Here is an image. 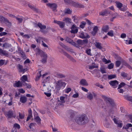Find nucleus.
<instances>
[{
  "mask_svg": "<svg viewBox=\"0 0 132 132\" xmlns=\"http://www.w3.org/2000/svg\"><path fill=\"white\" fill-rule=\"evenodd\" d=\"M14 127L15 128H16L18 129H19L20 128V125L16 123H15L14 124Z\"/></svg>",
  "mask_w": 132,
  "mask_h": 132,
  "instance_id": "49530a36",
  "label": "nucleus"
},
{
  "mask_svg": "<svg viewBox=\"0 0 132 132\" xmlns=\"http://www.w3.org/2000/svg\"><path fill=\"white\" fill-rule=\"evenodd\" d=\"M35 51L37 52V54L39 55L42 58V62L43 63L46 62L47 58V55L45 52L40 50L39 49L36 48Z\"/></svg>",
  "mask_w": 132,
  "mask_h": 132,
  "instance_id": "7ed1b4c3",
  "label": "nucleus"
},
{
  "mask_svg": "<svg viewBox=\"0 0 132 132\" xmlns=\"http://www.w3.org/2000/svg\"><path fill=\"white\" fill-rule=\"evenodd\" d=\"M114 66V64L113 63H111L109 64L108 67V68L109 69H111L113 68Z\"/></svg>",
  "mask_w": 132,
  "mask_h": 132,
  "instance_id": "5fc2aeb1",
  "label": "nucleus"
},
{
  "mask_svg": "<svg viewBox=\"0 0 132 132\" xmlns=\"http://www.w3.org/2000/svg\"><path fill=\"white\" fill-rule=\"evenodd\" d=\"M41 71H39V72L37 73V76L36 77L35 80L36 81H38V80L40 78L41 76Z\"/></svg>",
  "mask_w": 132,
  "mask_h": 132,
  "instance_id": "c756f323",
  "label": "nucleus"
},
{
  "mask_svg": "<svg viewBox=\"0 0 132 132\" xmlns=\"http://www.w3.org/2000/svg\"><path fill=\"white\" fill-rule=\"evenodd\" d=\"M116 117L114 116L113 120V121L114 123L118 125V127L121 128L122 126V123L120 122L119 121L117 120L115 118Z\"/></svg>",
  "mask_w": 132,
  "mask_h": 132,
  "instance_id": "1a4fd4ad",
  "label": "nucleus"
},
{
  "mask_svg": "<svg viewBox=\"0 0 132 132\" xmlns=\"http://www.w3.org/2000/svg\"><path fill=\"white\" fill-rule=\"evenodd\" d=\"M13 86L15 87H20L22 86V84L20 81L16 82L14 84Z\"/></svg>",
  "mask_w": 132,
  "mask_h": 132,
  "instance_id": "5701e85b",
  "label": "nucleus"
},
{
  "mask_svg": "<svg viewBox=\"0 0 132 132\" xmlns=\"http://www.w3.org/2000/svg\"><path fill=\"white\" fill-rule=\"evenodd\" d=\"M71 89L70 88H68L66 89L65 90V92L66 93H68L71 91Z\"/></svg>",
  "mask_w": 132,
  "mask_h": 132,
  "instance_id": "3c124183",
  "label": "nucleus"
},
{
  "mask_svg": "<svg viewBox=\"0 0 132 132\" xmlns=\"http://www.w3.org/2000/svg\"><path fill=\"white\" fill-rule=\"evenodd\" d=\"M63 54L69 59L71 61H72L73 62H76V61L73 58L71 57L69 54H68L65 52H63Z\"/></svg>",
  "mask_w": 132,
  "mask_h": 132,
  "instance_id": "2eb2a0df",
  "label": "nucleus"
},
{
  "mask_svg": "<svg viewBox=\"0 0 132 132\" xmlns=\"http://www.w3.org/2000/svg\"><path fill=\"white\" fill-rule=\"evenodd\" d=\"M20 2L23 5H25L26 4V2L24 0H19Z\"/></svg>",
  "mask_w": 132,
  "mask_h": 132,
  "instance_id": "052dcab7",
  "label": "nucleus"
},
{
  "mask_svg": "<svg viewBox=\"0 0 132 132\" xmlns=\"http://www.w3.org/2000/svg\"><path fill=\"white\" fill-rule=\"evenodd\" d=\"M121 75L122 76L125 78L127 77L128 75V74L124 72H122L121 73Z\"/></svg>",
  "mask_w": 132,
  "mask_h": 132,
  "instance_id": "37998d69",
  "label": "nucleus"
},
{
  "mask_svg": "<svg viewBox=\"0 0 132 132\" xmlns=\"http://www.w3.org/2000/svg\"><path fill=\"white\" fill-rule=\"evenodd\" d=\"M127 6H123V7L122 8H121V9H120V10L123 11H125L127 9Z\"/></svg>",
  "mask_w": 132,
  "mask_h": 132,
  "instance_id": "de8ad7c7",
  "label": "nucleus"
},
{
  "mask_svg": "<svg viewBox=\"0 0 132 132\" xmlns=\"http://www.w3.org/2000/svg\"><path fill=\"white\" fill-rule=\"evenodd\" d=\"M109 83L110 85L114 88H116L119 84L118 82L116 80L111 81Z\"/></svg>",
  "mask_w": 132,
  "mask_h": 132,
  "instance_id": "423d86ee",
  "label": "nucleus"
},
{
  "mask_svg": "<svg viewBox=\"0 0 132 132\" xmlns=\"http://www.w3.org/2000/svg\"><path fill=\"white\" fill-rule=\"evenodd\" d=\"M18 50L19 53H20L21 55V57H22L24 59H26L27 58V57L25 53L21 50L20 48H19Z\"/></svg>",
  "mask_w": 132,
  "mask_h": 132,
  "instance_id": "dca6fc26",
  "label": "nucleus"
},
{
  "mask_svg": "<svg viewBox=\"0 0 132 132\" xmlns=\"http://www.w3.org/2000/svg\"><path fill=\"white\" fill-rule=\"evenodd\" d=\"M91 50L90 49H87L86 50V52L87 54L89 55H91V53L90 52Z\"/></svg>",
  "mask_w": 132,
  "mask_h": 132,
  "instance_id": "09e8293b",
  "label": "nucleus"
},
{
  "mask_svg": "<svg viewBox=\"0 0 132 132\" xmlns=\"http://www.w3.org/2000/svg\"><path fill=\"white\" fill-rule=\"evenodd\" d=\"M66 83L62 80L55 81V88L57 90H59L62 88H64L65 86Z\"/></svg>",
  "mask_w": 132,
  "mask_h": 132,
  "instance_id": "20e7f679",
  "label": "nucleus"
},
{
  "mask_svg": "<svg viewBox=\"0 0 132 132\" xmlns=\"http://www.w3.org/2000/svg\"><path fill=\"white\" fill-rule=\"evenodd\" d=\"M28 115L26 121H28L31 117H32V111L31 109H30L28 110Z\"/></svg>",
  "mask_w": 132,
  "mask_h": 132,
  "instance_id": "b1692460",
  "label": "nucleus"
},
{
  "mask_svg": "<svg viewBox=\"0 0 132 132\" xmlns=\"http://www.w3.org/2000/svg\"><path fill=\"white\" fill-rule=\"evenodd\" d=\"M54 23L57 24L61 28H64V27L65 24L64 22L56 20H54Z\"/></svg>",
  "mask_w": 132,
  "mask_h": 132,
  "instance_id": "0eeeda50",
  "label": "nucleus"
},
{
  "mask_svg": "<svg viewBox=\"0 0 132 132\" xmlns=\"http://www.w3.org/2000/svg\"><path fill=\"white\" fill-rule=\"evenodd\" d=\"M50 79V77L49 76L47 77L45 79H44L43 82V83H45L46 82H48L49 81Z\"/></svg>",
  "mask_w": 132,
  "mask_h": 132,
  "instance_id": "a18cd8bd",
  "label": "nucleus"
},
{
  "mask_svg": "<svg viewBox=\"0 0 132 132\" xmlns=\"http://www.w3.org/2000/svg\"><path fill=\"white\" fill-rule=\"evenodd\" d=\"M76 122L79 125L85 124L88 121V119L85 115H81L75 119Z\"/></svg>",
  "mask_w": 132,
  "mask_h": 132,
  "instance_id": "f03ea898",
  "label": "nucleus"
},
{
  "mask_svg": "<svg viewBox=\"0 0 132 132\" xmlns=\"http://www.w3.org/2000/svg\"><path fill=\"white\" fill-rule=\"evenodd\" d=\"M0 53L5 55H8L7 52L3 50H2L1 49H0Z\"/></svg>",
  "mask_w": 132,
  "mask_h": 132,
  "instance_id": "7c9ffc66",
  "label": "nucleus"
},
{
  "mask_svg": "<svg viewBox=\"0 0 132 132\" xmlns=\"http://www.w3.org/2000/svg\"><path fill=\"white\" fill-rule=\"evenodd\" d=\"M79 37L82 39H88L90 37V36L88 33L83 32H81L80 33Z\"/></svg>",
  "mask_w": 132,
  "mask_h": 132,
  "instance_id": "39448f33",
  "label": "nucleus"
},
{
  "mask_svg": "<svg viewBox=\"0 0 132 132\" xmlns=\"http://www.w3.org/2000/svg\"><path fill=\"white\" fill-rule=\"evenodd\" d=\"M78 3L76 2H73L72 3V5L75 7H77L78 6Z\"/></svg>",
  "mask_w": 132,
  "mask_h": 132,
  "instance_id": "864d4df0",
  "label": "nucleus"
},
{
  "mask_svg": "<svg viewBox=\"0 0 132 132\" xmlns=\"http://www.w3.org/2000/svg\"><path fill=\"white\" fill-rule=\"evenodd\" d=\"M1 19H4V20L6 22H7V23H9V20L6 18H5L4 17L1 16Z\"/></svg>",
  "mask_w": 132,
  "mask_h": 132,
  "instance_id": "e2e57ef3",
  "label": "nucleus"
},
{
  "mask_svg": "<svg viewBox=\"0 0 132 132\" xmlns=\"http://www.w3.org/2000/svg\"><path fill=\"white\" fill-rule=\"evenodd\" d=\"M107 103L110 104L113 107L115 105V103L112 100H106Z\"/></svg>",
  "mask_w": 132,
  "mask_h": 132,
  "instance_id": "4be33fe9",
  "label": "nucleus"
},
{
  "mask_svg": "<svg viewBox=\"0 0 132 132\" xmlns=\"http://www.w3.org/2000/svg\"><path fill=\"white\" fill-rule=\"evenodd\" d=\"M5 62V60H0V66H1L4 64Z\"/></svg>",
  "mask_w": 132,
  "mask_h": 132,
  "instance_id": "6e6d98bb",
  "label": "nucleus"
},
{
  "mask_svg": "<svg viewBox=\"0 0 132 132\" xmlns=\"http://www.w3.org/2000/svg\"><path fill=\"white\" fill-rule=\"evenodd\" d=\"M109 29V26L108 25L104 26L102 28V31L103 33V32H107Z\"/></svg>",
  "mask_w": 132,
  "mask_h": 132,
  "instance_id": "6ab92c4d",
  "label": "nucleus"
},
{
  "mask_svg": "<svg viewBox=\"0 0 132 132\" xmlns=\"http://www.w3.org/2000/svg\"><path fill=\"white\" fill-rule=\"evenodd\" d=\"M132 127V125L130 123H128L126 126L124 127H123V128L125 129H128Z\"/></svg>",
  "mask_w": 132,
  "mask_h": 132,
  "instance_id": "2f4dec72",
  "label": "nucleus"
},
{
  "mask_svg": "<svg viewBox=\"0 0 132 132\" xmlns=\"http://www.w3.org/2000/svg\"><path fill=\"white\" fill-rule=\"evenodd\" d=\"M121 64V62L119 61H117L116 62V66L117 67H119Z\"/></svg>",
  "mask_w": 132,
  "mask_h": 132,
  "instance_id": "603ef678",
  "label": "nucleus"
},
{
  "mask_svg": "<svg viewBox=\"0 0 132 132\" xmlns=\"http://www.w3.org/2000/svg\"><path fill=\"white\" fill-rule=\"evenodd\" d=\"M83 45L85 44H87L88 43V40L87 39H84L82 40Z\"/></svg>",
  "mask_w": 132,
  "mask_h": 132,
  "instance_id": "774afa93",
  "label": "nucleus"
},
{
  "mask_svg": "<svg viewBox=\"0 0 132 132\" xmlns=\"http://www.w3.org/2000/svg\"><path fill=\"white\" fill-rule=\"evenodd\" d=\"M72 11L69 9H67L65 11L64 13L65 14H70Z\"/></svg>",
  "mask_w": 132,
  "mask_h": 132,
  "instance_id": "79ce46f5",
  "label": "nucleus"
},
{
  "mask_svg": "<svg viewBox=\"0 0 132 132\" xmlns=\"http://www.w3.org/2000/svg\"><path fill=\"white\" fill-rule=\"evenodd\" d=\"M84 7V6L83 5L78 3L77 7L79 8H83Z\"/></svg>",
  "mask_w": 132,
  "mask_h": 132,
  "instance_id": "4d7b16f0",
  "label": "nucleus"
},
{
  "mask_svg": "<svg viewBox=\"0 0 132 132\" xmlns=\"http://www.w3.org/2000/svg\"><path fill=\"white\" fill-rule=\"evenodd\" d=\"M68 96L66 94H64L63 96H61L60 97V99H64L69 98Z\"/></svg>",
  "mask_w": 132,
  "mask_h": 132,
  "instance_id": "ea45409f",
  "label": "nucleus"
},
{
  "mask_svg": "<svg viewBox=\"0 0 132 132\" xmlns=\"http://www.w3.org/2000/svg\"><path fill=\"white\" fill-rule=\"evenodd\" d=\"M38 27L40 28L41 29L43 30L45 29L46 28V27L45 26L42 25V24L40 23H38ZM41 31L42 33L45 34L47 32V31H45L42 30Z\"/></svg>",
  "mask_w": 132,
  "mask_h": 132,
  "instance_id": "f8f14e48",
  "label": "nucleus"
},
{
  "mask_svg": "<svg viewBox=\"0 0 132 132\" xmlns=\"http://www.w3.org/2000/svg\"><path fill=\"white\" fill-rule=\"evenodd\" d=\"M46 5L50 7L51 9H52L53 11H55L56 10V8L57 5L55 4L48 3Z\"/></svg>",
  "mask_w": 132,
  "mask_h": 132,
  "instance_id": "4468645a",
  "label": "nucleus"
},
{
  "mask_svg": "<svg viewBox=\"0 0 132 132\" xmlns=\"http://www.w3.org/2000/svg\"><path fill=\"white\" fill-rule=\"evenodd\" d=\"M116 77V75H108V79L109 80L111 79L115 78Z\"/></svg>",
  "mask_w": 132,
  "mask_h": 132,
  "instance_id": "a878e982",
  "label": "nucleus"
},
{
  "mask_svg": "<svg viewBox=\"0 0 132 132\" xmlns=\"http://www.w3.org/2000/svg\"><path fill=\"white\" fill-rule=\"evenodd\" d=\"M6 115L9 118H11L12 117L15 118L16 115L13 114L12 111H9L5 113Z\"/></svg>",
  "mask_w": 132,
  "mask_h": 132,
  "instance_id": "6e6552de",
  "label": "nucleus"
},
{
  "mask_svg": "<svg viewBox=\"0 0 132 132\" xmlns=\"http://www.w3.org/2000/svg\"><path fill=\"white\" fill-rule=\"evenodd\" d=\"M98 30V27L95 26L93 28V31L91 32V34L93 36H95L97 33Z\"/></svg>",
  "mask_w": 132,
  "mask_h": 132,
  "instance_id": "a211bd4d",
  "label": "nucleus"
},
{
  "mask_svg": "<svg viewBox=\"0 0 132 132\" xmlns=\"http://www.w3.org/2000/svg\"><path fill=\"white\" fill-rule=\"evenodd\" d=\"M86 24V23L85 22H82L80 26V27L82 28H83L84 27Z\"/></svg>",
  "mask_w": 132,
  "mask_h": 132,
  "instance_id": "a19ab883",
  "label": "nucleus"
},
{
  "mask_svg": "<svg viewBox=\"0 0 132 132\" xmlns=\"http://www.w3.org/2000/svg\"><path fill=\"white\" fill-rule=\"evenodd\" d=\"M103 62H105V63H109L110 62V60H108L105 58H104L103 59Z\"/></svg>",
  "mask_w": 132,
  "mask_h": 132,
  "instance_id": "13d9d810",
  "label": "nucleus"
},
{
  "mask_svg": "<svg viewBox=\"0 0 132 132\" xmlns=\"http://www.w3.org/2000/svg\"><path fill=\"white\" fill-rule=\"evenodd\" d=\"M110 12L109 11L105 10L103 12H102L100 13V14L102 16L106 15L107 14H110Z\"/></svg>",
  "mask_w": 132,
  "mask_h": 132,
  "instance_id": "aec40b11",
  "label": "nucleus"
},
{
  "mask_svg": "<svg viewBox=\"0 0 132 132\" xmlns=\"http://www.w3.org/2000/svg\"><path fill=\"white\" fill-rule=\"evenodd\" d=\"M78 96V94L77 93L76 94H74L72 96V97L74 98H77Z\"/></svg>",
  "mask_w": 132,
  "mask_h": 132,
  "instance_id": "680f3d73",
  "label": "nucleus"
},
{
  "mask_svg": "<svg viewBox=\"0 0 132 132\" xmlns=\"http://www.w3.org/2000/svg\"><path fill=\"white\" fill-rule=\"evenodd\" d=\"M19 117L20 119H22L24 118V116L23 114H21L20 112L19 113Z\"/></svg>",
  "mask_w": 132,
  "mask_h": 132,
  "instance_id": "bf43d9fd",
  "label": "nucleus"
},
{
  "mask_svg": "<svg viewBox=\"0 0 132 132\" xmlns=\"http://www.w3.org/2000/svg\"><path fill=\"white\" fill-rule=\"evenodd\" d=\"M107 34L110 36L113 37L114 35L113 31L112 30H111L108 32Z\"/></svg>",
  "mask_w": 132,
  "mask_h": 132,
  "instance_id": "f704fd0d",
  "label": "nucleus"
},
{
  "mask_svg": "<svg viewBox=\"0 0 132 132\" xmlns=\"http://www.w3.org/2000/svg\"><path fill=\"white\" fill-rule=\"evenodd\" d=\"M101 72L102 73H106L105 69L103 68H102L101 69Z\"/></svg>",
  "mask_w": 132,
  "mask_h": 132,
  "instance_id": "69168bd1",
  "label": "nucleus"
},
{
  "mask_svg": "<svg viewBox=\"0 0 132 132\" xmlns=\"http://www.w3.org/2000/svg\"><path fill=\"white\" fill-rule=\"evenodd\" d=\"M71 29L70 32L71 33L75 34L77 33L78 32V29L76 26L74 24L73 25L71 28Z\"/></svg>",
  "mask_w": 132,
  "mask_h": 132,
  "instance_id": "9d476101",
  "label": "nucleus"
},
{
  "mask_svg": "<svg viewBox=\"0 0 132 132\" xmlns=\"http://www.w3.org/2000/svg\"><path fill=\"white\" fill-rule=\"evenodd\" d=\"M63 21H65L66 22L70 23H71V20L70 19H69L68 18H66L64 19H63Z\"/></svg>",
  "mask_w": 132,
  "mask_h": 132,
  "instance_id": "473e14b6",
  "label": "nucleus"
},
{
  "mask_svg": "<svg viewBox=\"0 0 132 132\" xmlns=\"http://www.w3.org/2000/svg\"><path fill=\"white\" fill-rule=\"evenodd\" d=\"M18 68L19 69V72H22V71L23 70V66L22 65H19L18 66Z\"/></svg>",
  "mask_w": 132,
  "mask_h": 132,
  "instance_id": "8fccbe9b",
  "label": "nucleus"
},
{
  "mask_svg": "<svg viewBox=\"0 0 132 132\" xmlns=\"http://www.w3.org/2000/svg\"><path fill=\"white\" fill-rule=\"evenodd\" d=\"M126 84L123 82H121L118 86V89H120V88L124 86Z\"/></svg>",
  "mask_w": 132,
  "mask_h": 132,
  "instance_id": "c9c22d12",
  "label": "nucleus"
},
{
  "mask_svg": "<svg viewBox=\"0 0 132 132\" xmlns=\"http://www.w3.org/2000/svg\"><path fill=\"white\" fill-rule=\"evenodd\" d=\"M77 42L79 45H83L82 40L79 39L77 40Z\"/></svg>",
  "mask_w": 132,
  "mask_h": 132,
  "instance_id": "c03bdc74",
  "label": "nucleus"
},
{
  "mask_svg": "<svg viewBox=\"0 0 132 132\" xmlns=\"http://www.w3.org/2000/svg\"><path fill=\"white\" fill-rule=\"evenodd\" d=\"M57 76L59 78H64L65 77V76L63 74L60 73H57Z\"/></svg>",
  "mask_w": 132,
  "mask_h": 132,
  "instance_id": "58836bf2",
  "label": "nucleus"
},
{
  "mask_svg": "<svg viewBox=\"0 0 132 132\" xmlns=\"http://www.w3.org/2000/svg\"><path fill=\"white\" fill-rule=\"evenodd\" d=\"M65 100H56L53 101V103L51 104V106L55 110L58 109V106H63V103H64L66 101L67 104H71L72 103V102L70 101V100H66L65 101Z\"/></svg>",
  "mask_w": 132,
  "mask_h": 132,
  "instance_id": "f257e3e1",
  "label": "nucleus"
},
{
  "mask_svg": "<svg viewBox=\"0 0 132 132\" xmlns=\"http://www.w3.org/2000/svg\"><path fill=\"white\" fill-rule=\"evenodd\" d=\"M35 119L36 120V121L38 124H40L41 122V119L38 116L36 117L35 118Z\"/></svg>",
  "mask_w": 132,
  "mask_h": 132,
  "instance_id": "bb28decb",
  "label": "nucleus"
},
{
  "mask_svg": "<svg viewBox=\"0 0 132 132\" xmlns=\"http://www.w3.org/2000/svg\"><path fill=\"white\" fill-rule=\"evenodd\" d=\"M96 94L94 93L91 94L90 93H89L87 96V97L90 99H92L93 98V96L95 97L96 96Z\"/></svg>",
  "mask_w": 132,
  "mask_h": 132,
  "instance_id": "f3484780",
  "label": "nucleus"
},
{
  "mask_svg": "<svg viewBox=\"0 0 132 132\" xmlns=\"http://www.w3.org/2000/svg\"><path fill=\"white\" fill-rule=\"evenodd\" d=\"M64 39L65 40L70 44L74 46H75L76 44L73 40H71L70 38L68 37H66Z\"/></svg>",
  "mask_w": 132,
  "mask_h": 132,
  "instance_id": "9b49d317",
  "label": "nucleus"
},
{
  "mask_svg": "<svg viewBox=\"0 0 132 132\" xmlns=\"http://www.w3.org/2000/svg\"><path fill=\"white\" fill-rule=\"evenodd\" d=\"M43 39L42 37H37L35 38V39L36 41L38 43H40V41Z\"/></svg>",
  "mask_w": 132,
  "mask_h": 132,
  "instance_id": "cd10ccee",
  "label": "nucleus"
},
{
  "mask_svg": "<svg viewBox=\"0 0 132 132\" xmlns=\"http://www.w3.org/2000/svg\"><path fill=\"white\" fill-rule=\"evenodd\" d=\"M79 83L82 86H87L88 85V83L85 79H81Z\"/></svg>",
  "mask_w": 132,
  "mask_h": 132,
  "instance_id": "ddd939ff",
  "label": "nucleus"
},
{
  "mask_svg": "<svg viewBox=\"0 0 132 132\" xmlns=\"http://www.w3.org/2000/svg\"><path fill=\"white\" fill-rule=\"evenodd\" d=\"M116 4L117 7L119 9H121L122 6V4L118 2H116Z\"/></svg>",
  "mask_w": 132,
  "mask_h": 132,
  "instance_id": "393cba45",
  "label": "nucleus"
},
{
  "mask_svg": "<svg viewBox=\"0 0 132 132\" xmlns=\"http://www.w3.org/2000/svg\"><path fill=\"white\" fill-rule=\"evenodd\" d=\"M23 85L24 86H26V87L30 89L31 88V85L29 84H27L25 82Z\"/></svg>",
  "mask_w": 132,
  "mask_h": 132,
  "instance_id": "4c0bfd02",
  "label": "nucleus"
},
{
  "mask_svg": "<svg viewBox=\"0 0 132 132\" xmlns=\"http://www.w3.org/2000/svg\"><path fill=\"white\" fill-rule=\"evenodd\" d=\"M118 14L117 13H116L115 14H114V16H112V17H111V18L110 19V21H113L114 19L116 18L117 16H118Z\"/></svg>",
  "mask_w": 132,
  "mask_h": 132,
  "instance_id": "e433bc0d",
  "label": "nucleus"
},
{
  "mask_svg": "<svg viewBox=\"0 0 132 132\" xmlns=\"http://www.w3.org/2000/svg\"><path fill=\"white\" fill-rule=\"evenodd\" d=\"M95 45L97 48L101 50L103 48L102 44L101 43L96 42Z\"/></svg>",
  "mask_w": 132,
  "mask_h": 132,
  "instance_id": "412c9836",
  "label": "nucleus"
},
{
  "mask_svg": "<svg viewBox=\"0 0 132 132\" xmlns=\"http://www.w3.org/2000/svg\"><path fill=\"white\" fill-rule=\"evenodd\" d=\"M97 68L96 66H95L94 65H92L91 66H89V68L90 69H93L95 68Z\"/></svg>",
  "mask_w": 132,
  "mask_h": 132,
  "instance_id": "0e129e2a",
  "label": "nucleus"
},
{
  "mask_svg": "<svg viewBox=\"0 0 132 132\" xmlns=\"http://www.w3.org/2000/svg\"><path fill=\"white\" fill-rule=\"evenodd\" d=\"M15 18L18 21V22L19 23H21L23 20V18H19L16 16Z\"/></svg>",
  "mask_w": 132,
  "mask_h": 132,
  "instance_id": "72a5a7b5",
  "label": "nucleus"
},
{
  "mask_svg": "<svg viewBox=\"0 0 132 132\" xmlns=\"http://www.w3.org/2000/svg\"><path fill=\"white\" fill-rule=\"evenodd\" d=\"M21 80L23 82L27 81L28 78L27 76L26 75L23 76L21 78Z\"/></svg>",
  "mask_w": 132,
  "mask_h": 132,
  "instance_id": "c85d7f7f",
  "label": "nucleus"
},
{
  "mask_svg": "<svg viewBox=\"0 0 132 132\" xmlns=\"http://www.w3.org/2000/svg\"><path fill=\"white\" fill-rule=\"evenodd\" d=\"M102 98L104 99H110V98L108 97L107 96L104 95H102Z\"/></svg>",
  "mask_w": 132,
  "mask_h": 132,
  "instance_id": "338daca9",
  "label": "nucleus"
}]
</instances>
